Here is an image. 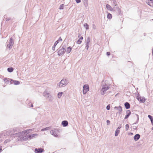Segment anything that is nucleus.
I'll list each match as a JSON object with an SVG mask.
<instances>
[{"instance_id":"obj_16","label":"nucleus","mask_w":153,"mask_h":153,"mask_svg":"<svg viewBox=\"0 0 153 153\" xmlns=\"http://www.w3.org/2000/svg\"><path fill=\"white\" fill-rule=\"evenodd\" d=\"M106 8L109 10L113 11H115V10L114 9V8H112L111 6L108 4H107L106 5Z\"/></svg>"},{"instance_id":"obj_46","label":"nucleus","mask_w":153,"mask_h":153,"mask_svg":"<svg viewBox=\"0 0 153 153\" xmlns=\"http://www.w3.org/2000/svg\"><path fill=\"white\" fill-rule=\"evenodd\" d=\"M120 109V110H119V111L118 113L119 114H121L122 112L123 111V110H121Z\"/></svg>"},{"instance_id":"obj_23","label":"nucleus","mask_w":153,"mask_h":153,"mask_svg":"<svg viewBox=\"0 0 153 153\" xmlns=\"http://www.w3.org/2000/svg\"><path fill=\"white\" fill-rule=\"evenodd\" d=\"M13 70L14 69L12 67H9L7 69V71L10 73L12 72L13 71Z\"/></svg>"},{"instance_id":"obj_5","label":"nucleus","mask_w":153,"mask_h":153,"mask_svg":"<svg viewBox=\"0 0 153 153\" xmlns=\"http://www.w3.org/2000/svg\"><path fill=\"white\" fill-rule=\"evenodd\" d=\"M13 44L14 42L13 38L11 37L10 39L9 43L7 45V47L9 49H10L12 48Z\"/></svg>"},{"instance_id":"obj_15","label":"nucleus","mask_w":153,"mask_h":153,"mask_svg":"<svg viewBox=\"0 0 153 153\" xmlns=\"http://www.w3.org/2000/svg\"><path fill=\"white\" fill-rule=\"evenodd\" d=\"M146 2L150 6H153V0H146Z\"/></svg>"},{"instance_id":"obj_19","label":"nucleus","mask_w":153,"mask_h":153,"mask_svg":"<svg viewBox=\"0 0 153 153\" xmlns=\"http://www.w3.org/2000/svg\"><path fill=\"white\" fill-rule=\"evenodd\" d=\"M120 128H117V129H116L115 133V137H117L118 136V134L120 133Z\"/></svg>"},{"instance_id":"obj_29","label":"nucleus","mask_w":153,"mask_h":153,"mask_svg":"<svg viewBox=\"0 0 153 153\" xmlns=\"http://www.w3.org/2000/svg\"><path fill=\"white\" fill-rule=\"evenodd\" d=\"M107 18L108 19H111L112 18V15L111 13H108L107 14Z\"/></svg>"},{"instance_id":"obj_14","label":"nucleus","mask_w":153,"mask_h":153,"mask_svg":"<svg viewBox=\"0 0 153 153\" xmlns=\"http://www.w3.org/2000/svg\"><path fill=\"white\" fill-rule=\"evenodd\" d=\"M140 136L139 134H136L134 137V140L135 141H137L140 139Z\"/></svg>"},{"instance_id":"obj_59","label":"nucleus","mask_w":153,"mask_h":153,"mask_svg":"<svg viewBox=\"0 0 153 153\" xmlns=\"http://www.w3.org/2000/svg\"><path fill=\"white\" fill-rule=\"evenodd\" d=\"M134 127H135V128H134L135 129H137V127L136 126H134Z\"/></svg>"},{"instance_id":"obj_47","label":"nucleus","mask_w":153,"mask_h":153,"mask_svg":"<svg viewBox=\"0 0 153 153\" xmlns=\"http://www.w3.org/2000/svg\"><path fill=\"white\" fill-rule=\"evenodd\" d=\"M56 46L54 45L53 46L52 49L53 51H55Z\"/></svg>"},{"instance_id":"obj_18","label":"nucleus","mask_w":153,"mask_h":153,"mask_svg":"<svg viewBox=\"0 0 153 153\" xmlns=\"http://www.w3.org/2000/svg\"><path fill=\"white\" fill-rule=\"evenodd\" d=\"M124 106L126 109H128L130 107V105L129 103L126 102L124 103Z\"/></svg>"},{"instance_id":"obj_49","label":"nucleus","mask_w":153,"mask_h":153,"mask_svg":"<svg viewBox=\"0 0 153 153\" xmlns=\"http://www.w3.org/2000/svg\"><path fill=\"white\" fill-rule=\"evenodd\" d=\"M64 48V50H66L65 49V48H66V45H63L62 47L61 48Z\"/></svg>"},{"instance_id":"obj_1","label":"nucleus","mask_w":153,"mask_h":153,"mask_svg":"<svg viewBox=\"0 0 153 153\" xmlns=\"http://www.w3.org/2000/svg\"><path fill=\"white\" fill-rule=\"evenodd\" d=\"M68 83V82L66 79L63 78L57 85V87L58 88L61 87H64Z\"/></svg>"},{"instance_id":"obj_48","label":"nucleus","mask_w":153,"mask_h":153,"mask_svg":"<svg viewBox=\"0 0 153 153\" xmlns=\"http://www.w3.org/2000/svg\"><path fill=\"white\" fill-rule=\"evenodd\" d=\"M111 54L110 52H106V55L107 56H109Z\"/></svg>"},{"instance_id":"obj_43","label":"nucleus","mask_w":153,"mask_h":153,"mask_svg":"<svg viewBox=\"0 0 153 153\" xmlns=\"http://www.w3.org/2000/svg\"><path fill=\"white\" fill-rule=\"evenodd\" d=\"M110 122L109 120H106V123L107 125H109L110 124Z\"/></svg>"},{"instance_id":"obj_3","label":"nucleus","mask_w":153,"mask_h":153,"mask_svg":"<svg viewBox=\"0 0 153 153\" xmlns=\"http://www.w3.org/2000/svg\"><path fill=\"white\" fill-rule=\"evenodd\" d=\"M110 87L105 83V85L102 86V89L100 91V94L101 95H103L105 94V92L108 90L109 89Z\"/></svg>"},{"instance_id":"obj_52","label":"nucleus","mask_w":153,"mask_h":153,"mask_svg":"<svg viewBox=\"0 0 153 153\" xmlns=\"http://www.w3.org/2000/svg\"><path fill=\"white\" fill-rule=\"evenodd\" d=\"M2 151V146H0V153Z\"/></svg>"},{"instance_id":"obj_51","label":"nucleus","mask_w":153,"mask_h":153,"mask_svg":"<svg viewBox=\"0 0 153 153\" xmlns=\"http://www.w3.org/2000/svg\"><path fill=\"white\" fill-rule=\"evenodd\" d=\"M133 134V133L132 132H130L128 133V135H132Z\"/></svg>"},{"instance_id":"obj_21","label":"nucleus","mask_w":153,"mask_h":153,"mask_svg":"<svg viewBox=\"0 0 153 153\" xmlns=\"http://www.w3.org/2000/svg\"><path fill=\"white\" fill-rule=\"evenodd\" d=\"M72 50V48L71 46L68 47L66 50V52L67 53H69Z\"/></svg>"},{"instance_id":"obj_26","label":"nucleus","mask_w":153,"mask_h":153,"mask_svg":"<svg viewBox=\"0 0 153 153\" xmlns=\"http://www.w3.org/2000/svg\"><path fill=\"white\" fill-rule=\"evenodd\" d=\"M84 27L86 29V30H88L89 29V25L87 23H85L83 25Z\"/></svg>"},{"instance_id":"obj_8","label":"nucleus","mask_w":153,"mask_h":153,"mask_svg":"<svg viewBox=\"0 0 153 153\" xmlns=\"http://www.w3.org/2000/svg\"><path fill=\"white\" fill-rule=\"evenodd\" d=\"M43 95L44 97L49 98V101H51L52 100L53 98L52 97V96L49 93H47L46 91H45L43 93Z\"/></svg>"},{"instance_id":"obj_10","label":"nucleus","mask_w":153,"mask_h":153,"mask_svg":"<svg viewBox=\"0 0 153 153\" xmlns=\"http://www.w3.org/2000/svg\"><path fill=\"white\" fill-rule=\"evenodd\" d=\"M10 82L11 84L13 83L14 85H17L20 84V82L19 81L13 80L12 79H10Z\"/></svg>"},{"instance_id":"obj_62","label":"nucleus","mask_w":153,"mask_h":153,"mask_svg":"<svg viewBox=\"0 0 153 153\" xmlns=\"http://www.w3.org/2000/svg\"><path fill=\"white\" fill-rule=\"evenodd\" d=\"M153 126V125H152Z\"/></svg>"},{"instance_id":"obj_45","label":"nucleus","mask_w":153,"mask_h":153,"mask_svg":"<svg viewBox=\"0 0 153 153\" xmlns=\"http://www.w3.org/2000/svg\"><path fill=\"white\" fill-rule=\"evenodd\" d=\"M30 130H31V129L27 130L26 131H24L27 134L29 133V131Z\"/></svg>"},{"instance_id":"obj_44","label":"nucleus","mask_w":153,"mask_h":153,"mask_svg":"<svg viewBox=\"0 0 153 153\" xmlns=\"http://www.w3.org/2000/svg\"><path fill=\"white\" fill-rule=\"evenodd\" d=\"M75 1L76 3L78 4L81 2V0H75Z\"/></svg>"},{"instance_id":"obj_58","label":"nucleus","mask_w":153,"mask_h":153,"mask_svg":"<svg viewBox=\"0 0 153 153\" xmlns=\"http://www.w3.org/2000/svg\"><path fill=\"white\" fill-rule=\"evenodd\" d=\"M30 107H33V104L32 103L31 104V105L30 106Z\"/></svg>"},{"instance_id":"obj_17","label":"nucleus","mask_w":153,"mask_h":153,"mask_svg":"<svg viewBox=\"0 0 153 153\" xmlns=\"http://www.w3.org/2000/svg\"><path fill=\"white\" fill-rule=\"evenodd\" d=\"M61 124L63 127H66L68 125V122L67 121L65 120L62 121Z\"/></svg>"},{"instance_id":"obj_12","label":"nucleus","mask_w":153,"mask_h":153,"mask_svg":"<svg viewBox=\"0 0 153 153\" xmlns=\"http://www.w3.org/2000/svg\"><path fill=\"white\" fill-rule=\"evenodd\" d=\"M57 130H52L50 132L51 134L53 135V136L56 137H58V134H57L56 132Z\"/></svg>"},{"instance_id":"obj_7","label":"nucleus","mask_w":153,"mask_h":153,"mask_svg":"<svg viewBox=\"0 0 153 153\" xmlns=\"http://www.w3.org/2000/svg\"><path fill=\"white\" fill-rule=\"evenodd\" d=\"M137 99L141 102L144 103L146 101V99L144 97H141L140 96V94H138L137 96Z\"/></svg>"},{"instance_id":"obj_60","label":"nucleus","mask_w":153,"mask_h":153,"mask_svg":"<svg viewBox=\"0 0 153 153\" xmlns=\"http://www.w3.org/2000/svg\"><path fill=\"white\" fill-rule=\"evenodd\" d=\"M152 129L153 130V127L152 128Z\"/></svg>"},{"instance_id":"obj_34","label":"nucleus","mask_w":153,"mask_h":153,"mask_svg":"<svg viewBox=\"0 0 153 153\" xmlns=\"http://www.w3.org/2000/svg\"><path fill=\"white\" fill-rule=\"evenodd\" d=\"M82 42V41L79 39L76 41V43L78 44H80Z\"/></svg>"},{"instance_id":"obj_22","label":"nucleus","mask_w":153,"mask_h":153,"mask_svg":"<svg viewBox=\"0 0 153 153\" xmlns=\"http://www.w3.org/2000/svg\"><path fill=\"white\" fill-rule=\"evenodd\" d=\"M117 9V13L118 15H122V13H121V10L120 8L118 7H116Z\"/></svg>"},{"instance_id":"obj_50","label":"nucleus","mask_w":153,"mask_h":153,"mask_svg":"<svg viewBox=\"0 0 153 153\" xmlns=\"http://www.w3.org/2000/svg\"><path fill=\"white\" fill-rule=\"evenodd\" d=\"M57 40H59V41H62V39L61 38V37H60L59 39H58Z\"/></svg>"},{"instance_id":"obj_54","label":"nucleus","mask_w":153,"mask_h":153,"mask_svg":"<svg viewBox=\"0 0 153 153\" xmlns=\"http://www.w3.org/2000/svg\"><path fill=\"white\" fill-rule=\"evenodd\" d=\"M83 39V37L82 36H81L79 39L82 41Z\"/></svg>"},{"instance_id":"obj_56","label":"nucleus","mask_w":153,"mask_h":153,"mask_svg":"<svg viewBox=\"0 0 153 153\" xmlns=\"http://www.w3.org/2000/svg\"><path fill=\"white\" fill-rule=\"evenodd\" d=\"M151 121L152 125H153V119L151 120Z\"/></svg>"},{"instance_id":"obj_6","label":"nucleus","mask_w":153,"mask_h":153,"mask_svg":"<svg viewBox=\"0 0 153 153\" xmlns=\"http://www.w3.org/2000/svg\"><path fill=\"white\" fill-rule=\"evenodd\" d=\"M61 47L59 48V50L58 51V55L59 56H61L62 55H63L65 52L66 51V50H64V48H61L60 49Z\"/></svg>"},{"instance_id":"obj_27","label":"nucleus","mask_w":153,"mask_h":153,"mask_svg":"<svg viewBox=\"0 0 153 153\" xmlns=\"http://www.w3.org/2000/svg\"><path fill=\"white\" fill-rule=\"evenodd\" d=\"M135 115L137 117V120L136 122L134 123L133 124H137L139 121V116L137 114H135Z\"/></svg>"},{"instance_id":"obj_42","label":"nucleus","mask_w":153,"mask_h":153,"mask_svg":"<svg viewBox=\"0 0 153 153\" xmlns=\"http://www.w3.org/2000/svg\"><path fill=\"white\" fill-rule=\"evenodd\" d=\"M11 19L10 18H6L5 20L6 21H8Z\"/></svg>"},{"instance_id":"obj_33","label":"nucleus","mask_w":153,"mask_h":153,"mask_svg":"<svg viewBox=\"0 0 153 153\" xmlns=\"http://www.w3.org/2000/svg\"><path fill=\"white\" fill-rule=\"evenodd\" d=\"M129 125L127 124L125 126V129L126 131L128 130L129 128Z\"/></svg>"},{"instance_id":"obj_39","label":"nucleus","mask_w":153,"mask_h":153,"mask_svg":"<svg viewBox=\"0 0 153 153\" xmlns=\"http://www.w3.org/2000/svg\"><path fill=\"white\" fill-rule=\"evenodd\" d=\"M106 108L107 110H109L110 109V105H107V106H106Z\"/></svg>"},{"instance_id":"obj_36","label":"nucleus","mask_w":153,"mask_h":153,"mask_svg":"<svg viewBox=\"0 0 153 153\" xmlns=\"http://www.w3.org/2000/svg\"><path fill=\"white\" fill-rule=\"evenodd\" d=\"M59 42V40H57L54 43V45L56 46L57 44Z\"/></svg>"},{"instance_id":"obj_2","label":"nucleus","mask_w":153,"mask_h":153,"mask_svg":"<svg viewBox=\"0 0 153 153\" xmlns=\"http://www.w3.org/2000/svg\"><path fill=\"white\" fill-rule=\"evenodd\" d=\"M13 131H14V130H10L9 131H7L6 133H4V136H9L10 135H13L14 137H18L19 135V134L18 133H16L15 134H13Z\"/></svg>"},{"instance_id":"obj_31","label":"nucleus","mask_w":153,"mask_h":153,"mask_svg":"<svg viewBox=\"0 0 153 153\" xmlns=\"http://www.w3.org/2000/svg\"><path fill=\"white\" fill-rule=\"evenodd\" d=\"M90 41V38L89 37H88L86 40V44H89Z\"/></svg>"},{"instance_id":"obj_37","label":"nucleus","mask_w":153,"mask_h":153,"mask_svg":"<svg viewBox=\"0 0 153 153\" xmlns=\"http://www.w3.org/2000/svg\"><path fill=\"white\" fill-rule=\"evenodd\" d=\"M113 3L114 4V5L115 6L117 5V4H116L117 2L115 0H112Z\"/></svg>"},{"instance_id":"obj_25","label":"nucleus","mask_w":153,"mask_h":153,"mask_svg":"<svg viewBox=\"0 0 153 153\" xmlns=\"http://www.w3.org/2000/svg\"><path fill=\"white\" fill-rule=\"evenodd\" d=\"M51 128V127H48L45 128H42L41 129L42 131H45L48 130L50 129Z\"/></svg>"},{"instance_id":"obj_9","label":"nucleus","mask_w":153,"mask_h":153,"mask_svg":"<svg viewBox=\"0 0 153 153\" xmlns=\"http://www.w3.org/2000/svg\"><path fill=\"white\" fill-rule=\"evenodd\" d=\"M30 136H29V134L27 135L22 136L20 138V139L22 141H25L27 140H30Z\"/></svg>"},{"instance_id":"obj_55","label":"nucleus","mask_w":153,"mask_h":153,"mask_svg":"<svg viewBox=\"0 0 153 153\" xmlns=\"http://www.w3.org/2000/svg\"><path fill=\"white\" fill-rule=\"evenodd\" d=\"M151 121L152 125H153V119L151 120Z\"/></svg>"},{"instance_id":"obj_35","label":"nucleus","mask_w":153,"mask_h":153,"mask_svg":"<svg viewBox=\"0 0 153 153\" xmlns=\"http://www.w3.org/2000/svg\"><path fill=\"white\" fill-rule=\"evenodd\" d=\"M4 80L5 83H9V81L7 79V78H4Z\"/></svg>"},{"instance_id":"obj_4","label":"nucleus","mask_w":153,"mask_h":153,"mask_svg":"<svg viewBox=\"0 0 153 153\" xmlns=\"http://www.w3.org/2000/svg\"><path fill=\"white\" fill-rule=\"evenodd\" d=\"M89 90V86L87 84H85L83 85L82 92L84 94H85Z\"/></svg>"},{"instance_id":"obj_41","label":"nucleus","mask_w":153,"mask_h":153,"mask_svg":"<svg viewBox=\"0 0 153 153\" xmlns=\"http://www.w3.org/2000/svg\"><path fill=\"white\" fill-rule=\"evenodd\" d=\"M89 44H85V45H86L85 48H86L87 50H88V48L89 47Z\"/></svg>"},{"instance_id":"obj_32","label":"nucleus","mask_w":153,"mask_h":153,"mask_svg":"<svg viewBox=\"0 0 153 153\" xmlns=\"http://www.w3.org/2000/svg\"><path fill=\"white\" fill-rule=\"evenodd\" d=\"M64 4H61L60 5L59 9L60 10H62L64 8Z\"/></svg>"},{"instance_id":"obj_28","label":"nucleus","mask_w":153,"mask_h":153,"mask_svg":"<svg viewBox=\"0 0 153 153\" xmlns=\"http://www.w3.org/2000/svg\"><path fill=\"white\" fill-rule=\"evenodd\" d=\"M114 108L115 109H117L119 111L120 109L121 110H122V107L121 106H115L114 107Z\"/></svg>"},{"instance_id":"obj_61","label":"nucleus","mask_w":153,"mask_h":153,"mask_svg":"<svg viewBox=\"0 0 153 153\" xmlns=\"http://www.w3.org/2000/svg\"><path fill=\"white\" fill-rule=\"evenodd\" d=\"M1 137V135H0V138Z\"/></svg>"},{"instance_id":"obj_24","label":"nucleus","mask_w":153,"mask_h":153,"mask_svg":"<svg viewBox=\"0 0 153 153\" xmlns=\"http://www.w3.org/2000/svg\"><path fill=\"white\" fill-rule=\"evenodd\" d=\"M83 2V4L85 7H86L88 6V0H82Z\"/></svg>"},{"instance_id":"obj_20","label":"nucleus","mask_w":153,"mask_h":153,"mask_svg":"<svg viewBox=\"0 0 153 153\" xmlns=\"http://www.w3.org/2000/svg\"><path fill=\"white\" fill-rule=\"evenodd\" d=\"M38 135V134H34L31 135L29 134V136H30V137H29L30 140L33 139L35 136Z\"/></svg>"},{"instance_id":"obj_40","label":"nucleus","mask_w":153,"mask_h":153,"mask_svg":"<svg viewBox=\"0 0 153 153\" xmlns=\"http://www.w3.org/2000/svg\"><path fill=\"white\" fill-rule=\"evenodd\" d=\"M148 117L150 119V121L153 119L152 116L149 115H148Z\"/></svg>"},{"instance_id":"obj_53","label":"nucleus","mask_w":153,"mask_h":153,"mask_svg":"<svg viewBox=\"0 0 153 153\" xmlns=\"http://www.w3.org/2000/svg\"><path fill=\"white\" fill-rule=\"evenodd\" d=\"M93 28L94 29L96 28V26L94 24L93 25Z\"/></svg>"},{"instance_id":"obj_30","label":"nucleus","mask_w":153,"mask_h":153,"mask_svg":"<svg viewBox=\"0 0 153 153\" xmlns=\"http://www.w3.org/2000/svg\"><path fill=\"white\" fill-rule=\"evenodd\" d=\"M63 92H59L58 93V97L59 98H60L61 96H62Z\"/></svg>"},{"instance_id":"obj_13","label":"nucleus","mask_w":153,"mask_h":153,"mask_svg":"<svg viewBox=\"0 0 153 153\" xmlns=\"http://www.w3.org/2000/svg\"><path fill=\"white\" fill-rule=\"evenodd\" d=\"M131 112L130 110H128L126 111V115L124 119H128L131 114Z\"/></svg>"},{"instance_id":"obj_11","label":"nucleus","mask_w":153,"mask_h":153,"mask_svg":"<svg viewBox=\"0 0 153 153\" xmlns=\"http://www.w3.org/2000/svg\"><path fill=\"white\" fill-rule=\"evenodd\" d=\"M44 151V149L41 148H36L34 151L36 153H41Z\"/></svg>"},{"instance_id":"obj_38","label":"nucleus","mask_w":153,"mask_h":153,"mask_svg":"<svg viewBox=\"0 0 153 153\" xmlns=\"http://www.w3.org/2000/svg\"><path fill=\"white\" fill-rule=\"evenodd\" d=\"M10 139H7L4 141V143H7L8 142H10Z\"/></svg>"},{"instance_id":"obj_57","label":"nucleus","mask_w":153,"mask_h":153,"mask_svg":"<svg viewBox=\"0 0 153 153\" xmlns=\"http://www.w3.org/2000/svg\"><path fill=\"white\" fill-rule=\"evenodd\" d=\"M122 127L121 124H120V126H119L118 128H120V129Z\"/></svg>"}]
</instances>
